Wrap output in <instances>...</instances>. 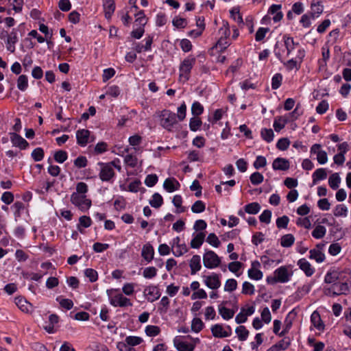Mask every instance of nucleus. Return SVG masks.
I'll return each mask as SVG.
<instances>
[{
    "mask_svg": "<svg viewBox=\"0 0 351 351\" xmlns=\"http://www.w3.org/2000/svg\"><path fill=\"white\" fill-rule=\"evenodd\" d=\"M282 42L283 44H281L279 41H277L274 47V55L281 62H283L282 54L285 52V50L287 51V56H289L295 47L299 45V43L295 42L293 38L288 34L283 35Z\"/></svg>",
    "mask_w": 351,
    "mask_h": 351,
    "instance_id": "1",
    "label": "nucleus"
},
{
    "mask_svg": "<svg viewBox=\"0 0 351 351\" xmlns=\"http://www.w3.org/2000/svg\"><path fill=\"white\" fill-rule=\"evenodd\" d=\"M110 304L114 307L132 306L130 300L125 297L117 289H111L106 291Z\"/></svg>",
    "mask_w": 351,
    "mask_h": 351,
    "instance_id": "2",
    "label": "nucleus"
},
{
    "mask_svg": "<svg viewBox=\"0 0 351 351\" xmlns=\"http://www.w3.org/2000/svg\"><path fill=\"white\" fill-rule=\"evenodd\" d=\"M195 62L196 58L193 55L188 56L181 62L179 66L180 80L183 78L186 82L190 79L191 70Z\"/></svg>",
    "mask_w": 351,
    "mask_h": 351,
    "instance_id": "3",
    "label": "nucleus"
},
{
    "mask_svg": "<svg viewBox=\"0 0 351 351\" xmlns=\"http://www.w3.org/2000/svg\"><path fill=\"white\" fill-rule=\"evenodd\" d=\"M324 292L326 295L328 296H336L342 294L346 295L349 292V286L347 280H344L342 277L341 280L335 285H332L328 288H324Z\"/></svg>",
    "mask_w": 351,
    "mask_h": 351,
    "instance_id": "4",
    "label": "nucleus"
},
{
    "mask_svg": "<svg viewBox=\"0 0 351 351\" xmlns=\"http://www.w3.org/2000/svg\"><path fill=\"white\" fill-rule=\"evenodd\" d=\"M161 126L168 131H172L174 125L177 124L176 114L169 110H163L160 114Z\"/></svg>",
    "mask_w": 351,
    "mask_h": 351,
    "instance_id": "5",
    "label": "nucleus"
},
{
    "mask_svg": "<svg viewBox=\"0 0 351 351\" xmlns=\"http://www.w3.org/2000/svg\"><path fill=\"white\" fill-rule=\"evenodd\" d=\"M203 263L205 267L214 269L220 265L221 259L215 252L209 250L206 252L203 256Z\"/></svg>",
    "mask_w": 351,
    "mask_h": 351,
    "instance_id": "6",
    "label": "nucleus"
},
{
    "mask_svg": "<svg viewBox=\"0 0 351 351\" xmlns=\"http://www.w3.org/2000/svg\"><path fill=\"white\" fill-rule=\"evenodd\" d=\"M203 282L209 289L212 290L218 289L221 285V274L211 273L210 275H204L202 276Z\"/></svg>",
    "mask_w": 351,
    "mask_h": 351,
    "instance_id": "7",
    "label": "nucleus"
},
{
    "mask_svg": "<svg viewBox=\"0 0 351 351\" xmlns=\"http://www.w3.org/2000/svg\"><path fill=\"white\" fill-rule=\"evenodd\" d=\"M71 201L72 204L83 211L88 209L91 206V201L87 199L86 195H80L75 193H72Z\"/></svg>",
    "mask_w": 351,
    "mask_h": 351,
    "instance_id": "8",
    "label": "nucleus"
},
{
    "mask_svg": "<svg viewBox=\"0 0 351 351\" xmlns=\"http://www.w3.org/2000/svg\"><path fill=\"white\" fill-rule=\"evenodd\" d=\"M98 165L101 167L99 176L103 182L110 181L115 176L114 171L110 164L99 162Z\"/></svg>",
    "mask_w": 351,
    "mask_h": 351,
    "instance_id": "9",
    "label": "nucleus"
},
{
    "mask_svg": "<svg viewBox=\"0 0 351 351\" xmlns=\"http://www.w3.org/2000/svg\"><path fill=\"white\" fill-rule=\"evenodd\" d=\"M90 132L86 129H80L76 132L77 143L82 147H84L89 143Z\"/></svg>",
    "mask_w": 351,
    "mask_h": 351,
    "instance_id": "10",
    "label": "nucleus"
},
{
    "mask_svg": "<svg viewBox=\"0 0 351 351\" xmlns=\"http://www.w3.org/2000/svg\"><path fill=\"white\" fill-rule=\"evenodd\" d=\"M10 135V141L13 146L17 147L22 150L26 149L29 147V143L21 135L16 132H11Z\"/></svg>",
    "mask_w": 351,
    "mask_h": 351,
    "instance_id": "11",
    "label": "nucleus"
},
{
    "mask_svg": "<svg viewBox=\"0 0 351 351\" xmlns=\"http://www.w3.org/2000/svg\"><path fill=\"white\" fill-rule=\"evenodd\" d=\"M261 264L258 261L252 263V267L247 271L248 277L254 280H259L263 278V272L258 269Z\"/></svg>",
    "mask_w": 351,
    "mask_h": 351,
    "instance_id": "12",
    "label": "nucleus"
},
{
    "mask_svg": "<svg viewBox=\"0 0 351 351\" xmlns=\"http://www.w3.org/2000/svg\"><path fill=\"white\" fill-rule=\"evenodd\" d=\"M229 329V332L224 330L222 325L217 324L212 326L210 330L213 335L217 338H223L228 337L231 335V328L230 326H228Z\"/></svg>",
    "mask_w": 351,
    "mask_h": 351,
    "instance_id": "13",
    "label": "nucleus"
},
{
    "mask_svg": "<svg viewBox=\"0 0 351 351\" xmlns=\"http://www.w3.org/2000/svg\"><path fill=\"white\" fill-rule=\"evenodd\" d=\"M289 167V161L285 158L278 157L272 162V168L275 171H287Z\"/></svg>",
    "mask_w": 351,
    "mask_h": 351,
    "instance_id": "14",
    "label": "nucleus"
},
{
    "mask_svg": "<svg viewBox=\"0 0 351 351\" xmlns=\"http://www.w3.org/2000/svg\"><path fill=\"white\" fill-rule=\"evenodd\" d=\"M278 282L285 283L290 280L291 274L286 267L282 266L274 271Z\"/></svg>",
    "mask_w": 351,
    "mask_h": 351,
    "instance_id": "15",
    "label": "nucleus"
},
{
    "mask_svg": "<svg viewBox=\"0 0 351 351\" xmlns=\"http://www.w3.org/2000/svg\"><path fill=\"white\" fill-rule=\"evenodd\" d=\"M144 294L147 297V300L151 302L156 301L160 296L158 288L153 285L147 287L144 290Z\"/></svg>",
    "mask_w": 351,
    "mask_h": 351,
    "instance_id": "16",
    "label": "nucleus"
},
{
    "mask_svg": "<svg viewBox=\"0 0 351 351\" xmlns=\"http://www.w3.org/2000/svg\"><path fill=\"white\" fill-rule=\"evenodd\" d=\"M180 187V184L175 178H168L163 183V188L169 193H173L178 191Z\"/></svg>",
    "mask_w": 351,
    "mask_h": 351,
    "instance_id": "17",
    "label": "nucleus"
},
{
    "mask_svg": "<svg viewBox=\"0 0 351 351\" xmlns=\"http://www.w3.org/2000/svg\"><path fill=\"white\" fill-rule=\"evenodd\" d=\"M324 246V244H319L317 245V248L310 250L309 258L315 260L317 263H322L325 259V255L322 252V247Z\"/></svg>",
    "mask_w": 351,
    "mask_h": 351,
    "instance_id": "18",
    "label": "nucleus"
},
{
    "mask_svg": "<svg viewBox=\"0 0 351 351\" xmlns=\"http://www.w3.org/2000/svg\"><path fill=\"white\" fill-rule=\"evenodd\" d=\"M311 12H310L311 16L313 19L317 18L324 11V5L322 2L319 0H313L311 4Z\"/></svg>",
    "mask_w": 351,
    "mask_h": 351,
    "instance_id": "19",
    "label": "nucleus"
},
{
    "mask_svg": "<svg viewBox=\"0 0 351 351\" xmlns=\"http://www.w3.org/2000/svg\"><path fill=\"white\" fill-rule=\"evenodd\" d=\"M173 345L178 351H193L195 349V344L183 341L178 337L173 339Z\"/></svg>",
    "mask_w": 351,
    "mask_h": 351,
    "instance_id": "20",
    "label": "nucleus"
},
{
    "mask_svg": "<svg viewBox=\"0 0 351 351\" xmlns=\"http://www.w3.org/2000/svg\"><path fill=\"white\" fill-rule=\"evenodd\" d=\"M341 272L337 270L328 271L324 277V281L327 284L335 285L341 280Z\"/></svg>",
    "mask_w": 351,
    "mask_h": 351,
    "instance_id": "21",
    "label": "nucleus"
},
{
    "mask_svg": "<svg viewBox=\"0 0 351 351\" xmlns=\"http://www.w3.org/2000/svg\"><path fill=\"white\" fill-rule=\"evenodd\" d=\"M205 232H199L193 234V239L191 241V247L194 249H198L204 243L205 239Z\"/></svg>",
    "mask_w": 351,
    "mask_h": 351,
    "instance_id": "22",
    "label": "nucleus"
},
{
    "mask_svg": "<svg viewBox=\"0 0 351 351\" xmlns=\"http://www.w3.org/2000/svg\"><path fill=\"white\" fill-rule=\"evenodd\" d=\"M298 265L300 269L304 272L306 276H311L315 272V269L305 258L300 259L298 261Z\"/></svg>",
    "mask_w": 351,
    "mask_h": 351,
    "instance_id": "23",
    "label": "nucleus"
},
{
    "mask_svg": "<svg viewBox=\"0 0 351 351\" xmlns=\"http://www.w3.org/2000/svg\"><path fill=\"white\" fill-rule=\"evenodd\" d=\"M154 255V250L150 243H146L143 246L141 256L147 263H150Z\"/></svg>",
    "mask_w": 351,
    "mask_h": 351,
    "instance_id": "24",
    "label": "nucleus"
},
{
    "mask_svg": "<svg viewBox=\"0 0 351 351\" xmlns=\"http://www.w3.org/2000/svg\"><path fill=\"white\" fill-rule=\"evenodd\" d=\"M191 274H195L202 268L201 257L199 255H193L189 261Z\"/></svg>",
    "mask_w": 351,
    "mask_h": 351,
    "instance_id": "25",
    "label": "nucleus"
},
{
    "mask_svg": "<svg viewBox=\"0 0 351 351\" xmlns=\"http://www.w3.org/2000/svg\"><path fill=\"white\" fill-rule=\"evenodd\" d=\"M105 17L109 19L112 17L115 10V3L114 0H104L103 3Z\"/></svg>",
    "mask_w": 351,
    "mask_h": 351,
    "instance_id": "26",
    "label": "nucleus"
},
{
    "mask_svg": "<svg viewBox=\"0 0 351 351\" xmlns=\"http://www.w3.org/2000/svg\"><path fill=\"white\" fill-rule=\"evenodd\" d=\"M327 178V172L324 168L317 169L312 175L313 184H317L319 181L324 180Z\"/></svg>",
    "mask_w": 351,
    "mask_h": 351,
    "instance_id": "27",
    "label": "nucleus"
},
{
    "mask_svg": "<svg viewBox=\"0 0 351 351\" xmlns=\"http://www.w3.org/2000/svg\"><path fill=\"white\" fill-rule=\"evenodd\" d=\"M289 121V119L287 117H277L273 123V127L276 132H279L282 130L285 125Z\"/></svg>",
    "mask_w": 351,
    "mask_h": 351,
    "instance_id": "28",
    "label": "nucleus"
},
{
    "mask_svg": "<svg viewBox=\"0 0 351 351\" xmlns=\"http://www.w3.org/2000/svg\"><path fill=\"white\" fill-rule=\"evenodd\" d=\"M11 208L14 213L15 218H19L22 217V213L26 212V208L25 204L21 202H16L12 206Z\"/></svg>",
    "mask_w": 351,
    "mask_h": 351,
    "instance_id": "29",
    "label": "nucleus"
},
{
    "mask_svg": "<svg viewBox=\"0 0 351 351\" xmlns=\"http://www.w3.org/2000/svg\"><path fill=\"white\" fill-rule=\"evenodd\" d=\"M312 324L319 330H324V326L322 322L319 314L317 311H314L311 316Z\"/></svg>",
    "mask_w": 351,
    "mask_h": 351,
    "instance_id": "30",
    "label": "nucleus"
},
{
    "mask_svg": "<svg viewBox=\"0 0 351 351\" xmlns=\"http://www.w3.org/2000/svg\"><path fill=\"white\" fill-rule=\"evenodd\" d=\"M218 310L222 318L226 320L232 318L235 313L234 310L228 308L222 305L219 306Z\"/></svg>",
    "mask_w": 351,
    "mask_h": 351,
    "instance_id": "31",
    "label": "nucleus"
},
{
    "mask_svg": "<svg viewBox=\"0 0 351 351\" xmlns=\"http://www.w3.org/2000/svg\"><path fill=\"white\" fill-rule=\"evenodd\" d=\"M163 204V198L158 193H155L152 195V199L149 200V204L155 208H160Z\"/></svg>",
    "mask_w": 351,
    "mask_h": 351,
    "instance_id": "32",
    "label": "nucleus"
},
{
    "mask_svg": "<svg viewBox=\"0 0 351 351\" xmlns=\"http://www.w3.org/2000/svg\"><path fill=\"white\" fill-rule=\"evenodd\" d=\"M340 182L341 178L337 173H332L328 178V184L333 190H336L339 188Z\"/></svg>",
    "mask_w": 351,
    "mask_h": 351,
    "instance_id": "33",
    "label": "nucleus"
},
{
    "mask_svg": "<svg viewBox=\"0 0 351 351\" xmlns=\"http://www.w3.org/2000/svg\"><path fill=\"white\" fill-rule=\"evenodd\" d=\"M261 208L258 202H252L245 206L244 210L248 214L256 215L260 211Z\"/></svg>",
    "mask_w": 351,
    "mask_h": 351,
    "instance_id": "34",
    "label": "nucleus"
},
{
    "mask_svg": "<svg viewBox=\"0 0 351 351\" xmlns=\"http://www.w3.org/2000/svg\"><path fill=\"white\" fill-rule=\"evenodd\" d=\"M29 86L28 77L26 75H21L17 79V88L24 92Z\"/></svg>",
    "mask_w": 351,
    "mask_h": 351,
    "instance_id": "35",
    "label": "nucleus"
},
{
    "mask_svg": "<svg viewBox=\"0 0 351 351\" xmlns=\"http://www.w3.org/2000/svg\"><path fill=\"white\" fill-rule=\"evenodd\" d=\"M235 332L237 335L239 341H245L249 335V331L244 326H239L236 328Z\"/></svg>",
    "mask_w": 351,
    "mask_h": 351,
    "instance_id": "36",
    "label": "nucleus"
},
{
    "mask_svg": "<svg viewBox=\"0 0 351 351\" xmlns=\"http://www.w3.org/2000/svg\"><path fill=\"white\" fill-rule=\"evenodd\" d=\"M295 241V238L291 234L282 236L280 239V245L284 247H291Z\"/></svg>",
    "mask_w": 351,
    "mask_h": 351,
    "instance_id": "37",
    "label": "nucleus"
},
{
    "mask_svg": "<svg viewBox=\"0 0 351 351\" xmlns=\"http://www.w3.org/2000/svg\"><path fill=\"white\" fill-rule=\"evenodd\" d=\"M261 136L265 141L271 143L274 140V134L271 129L262 128Z\"/></svg>",
    "mask_w": 351,
    "mask_h": 351,
    "instance_id": "38",
    "label": "nucleus"
},
{
    "mask_svg": "<svg viewBox=\"0 0 351 351\" xmlns=\"http://www.w3.org/2000/svg\"><path fill=\"white\" fill-rule=\"evenodd\" d=\"M231 18L236 21L239 24H243V19L240 13L239 7H234L230 10Z\"/></svg>",
    "mask_w": 351,
    "mask_h": 351,
    "instance_id": "39",
    "label": "nucleus"
},
{
    "mask_svg": "<svg viewBox=\"0 0 351 351\" xmlns=\"http://www.w3.org/2000/svg\"><path fill=\"white\" fill-rule=\"evenodd\" d=\"M219 34L221 38L228 39L230 35V29L229 23L227 21H223V25L219 29Z\"/></svg>",
    "mask_w": 351,
    "mask_h": 351,
    "instance_id": "40",
    "label": "nucleus"
},
{
    "mask_svg": "<svg viewBox=\"0 0 351 351\" xmlns=\"http://www.w3.org/2000/svg\"><path fill=\"white\" fill-rule=\"evenodd\" d=\"M204 112L203 105L197 101H195L191 106V113L194 117H198Z\"/></svg>",
    "mask_w": 351,
    "mask_h": 351,
    "instance_id": "41",
    "label": "nucleus"
},
{
    "mask_svg": "<svg viewBox=\"0 0 351 351\" xmlns=\"http://www.w3.org/2000/svg\"><path fill=\"white\" fill-rule=\"evenodd\" d=\"M284 66L288 71H292L295 69L297 71L301 67V64L295 58H291L287 62H283Z\"/></svg>",
    "mask_w": 351,
    "mask_h": 351,
    "instance_id": "42",
    "label": "nucleus"
},
{
    "mask_svg": "<svg viewBox=\"0 0 351 351\" xmlns=\"http://www.w3.org/2000/svg\"><path fill=\"white\" fill-rule=\"evenodd\" d=\"M282 79L283 77L281 73H277L274 74L271 77V88L273 90L279 88L282 84Z\"/></svg>",
    "mask_w": 351,
    "mask_h": 351,
    "instance_id": "43",
    "label": "nucleus"
},
{
    "mask_svg": "<svg viewBox=\"0 0 351 351\" xmlns=\"http://www.w3.org/2000/svg\"><path fill=\"white\" fill-rule=\"evenodd\" d=\"M237 281L234 278L228 279L224 284L223 290L226 292H232L237 288Z\"/></svg>",
    "mask_w": 351,
    "mask_h": 351,
    "instance_id": "44",
    "label": "nucleus"
},
{
    "mask_svg": "<svg viewBox=\"0 0 351 351\" xmlns=\"http://www.w3.org/2000/svg\"><path fill=\"white\" fill-rule=\"evenodd\" d=\"M202 125V121L199 118L197 117H192L189 121V128L193 132H197L199 130L201 125Z\"/></svg>",
    "mask_w": 351,
    "mask_h": 351,
    "instance_id": "45",
    "label": "nucleus"
},
{
    "mask_svg": "<svg viewBox=\"0 0 351 351\" xmlns=\"http://www.w3.org/2000/svg\"><path fill=\"white\" fill-rule=\"evenodd\" d=\"M54 160L58 163H63L68 158V154L64 150H58L54 153Z\"/></svg>",
    "mask_w": 351,
    "mask_h": 351,
    "instance_id": "46",
    "label": "nucleus"
},
{
    "mask_svg": "<svg viewBox=\"0 0 351 351\" xmlns=\"http://www.w3.org/2000/svg\"><path fill=\"white\" fill-rule=\"evenodd\" d=\"M171 251L174 256H180L187 252L188 248L184 243H180L171 249Z\"/></svg>",
    "mask_w": 351,
    "mask_h": 351,
    "instance_id": "47",
    "label": "nucleus"
},
{
    "mask_svg": "<svg viewBox=\"0 0 351 351\" xmlns=\"http://www.w3.org/2000/svg\"><path fill=\"white\" fill-rule=\"evenodd\" d=\"M31 156L34 161L39 162L44 158L45 152L42 147H36L32 151Z\"/></svg>",
    "mask_w": 351,
    "mask_h": 351,
    "instance_id": "48",
    "label": "nucleus"
},
{
    "mask_svg": "<svg viewBox=\"0 0 351 351\" xmlns=\"http://www.w3.org/2000/svg\"><path fill=\"white\" fill-rule=\"evenodd\" d=\"M241 293L245 295H253L255 293V287L252 283L245 281L242 285Z\"/></svg>",
    "mask_w": 351,
    "mask_h": 351,
    "instance_id": "49",
    "label": "nucleus"
},
{
    "mask_svg": "<svg viewBox=\"0 0 351 351\" xmlns=\"http://www.w3.org/2000/svg\"><path fill=\"white\" fill-rule=\"evenodd\" d=\"M225 111L222 108H218L213 112V117H208V121L212 124H215L217 122L222 119L223 114Z\"/></svg>",
    "mask_w": 351,
    "mask_h": 351,
    "instance_id": "50",
    "label": "nucleus"
},
{
    "mask_svg": "<svg viewBox=\"0 0 351 351\" xmlns=\"http://www.w3.org/2000/svg\"><path fill=\"white\" fill-rule=\"evenodd\" d=\"M172 24L176 28L183 29L186 27L188 22L184 18L176 16L172 21Z\"/></svg>",
    "mask_w": 351,
    "mask_h": 351,
    "instance_id": "51",
    "label": "nucleus"
},
{
    "mask_svg": "<svg viewBox=\"0 0 351 351\" xmlns=\"http://www.w3.org/2000/svg\"><path fill=\"white\" fill-rule=\"evenodd\" d=\"M250 182L254 185H258L263 182V176L258 171L254 172L250 177Z\"/></svg>",
    "mask_w": 351,
    "mask_h": 351,
    "instance_id": "52",
    "label": "nucleus"
},
{
    "mask_svg": "<svg viewBox=\"0 0 351 351\" xmlns=\"http://www.w3.org/2000/svg\"><path fill=\"white\" fill-rule=\"evenodd\" d=\"M18 30V28H13L10 34L5 32L7 34V39L5 41L12 43V44H16L19 42Z\"/></svg>",
    "mask_w": 351,
    "mask_h": 351,
    "instance_id": "53",
    "label": "nucleus"
},
{
    "mask_svg": "<svg viewBox=\"0 0 351 351\" xmlns=\"http://www.w3.org/2000/svg\"><path fill=\"white\" fill-rule=\"evenodd\" d=\"M74 166L78 169L84 168L88 165V160L84 156H80L73 161Z\"/></svg>",
    "mask_w": 351,
    "mask_h": 351,
    "instance_id": "54",
    "label": "nucleus"
},
{
    "mask_svg": "<svg viewBox=\"0 0 351 351\" xmlns=\"http://www.w3.org/2000/svg\"><path fill=\"white\" fill-rule=\"evenodd\" d=\"M186 114V105L184 101H183L180 106L178 108V113L176 114V119H178L180 121H182Z\"/></svg>",
    "mask_w": 351,
    "mask_h": 351,
    "instance_id": "55",
    "label": "nucleus"
},
{
    "mask_svg": "<svg viewBox=\"0 0 351 351\" xmlns=\"http://www.w3.org/2000/svg\"><path fill=\"white\" fill-rule=\"evenodd\" d=\"M348 214V208L344 204H339L334 210V215L336 217H346Z\"/></svg>",
    "mask_w": 351,
    "mask_h": 351,
    "instance_id": "56",
    "label": "nucleus"
},
{
    "mask_svg": "<svg viewBox=\"0 0 351 351\" xmlns=\"http://www.w3.org/2000/svg\"><path fill=\"white\" fill-rule=\"evenodd\" d=\"M116 73V71L113 68H108L105 69L103 71L102 74V82L104 83L107 82L110 79H111Z\"/></svg>",
    "mask_w": 351,
    "mask_h": 351,
    "instance_id": "57",
    "label": "nucleus"
},
{
    "mask_svg": "<svg viewBox=\"0 0 351 351\" xmlns=\"http://www.w3.org/2000/svg\"><path fill=\"white\" fill-rule=\"evenodd\" d=\"M167 22V16L165 13L160 12L156 16V25L162 27Z\"/></svg>",
    "mask_w": 351,
    "mask_h": 351,
    "instance_id": "58",
    "label": "nucleus"
},
{
    "mask_svg": "<svg viewBox=\"0 0 351 351\" xmlns=\"http://www.w3.org/2000/svg\"><path fill=\"white\" fill-rule=\"evenodd\" d=\"M157 275V269L154 267H148L144 269L143 276L144 278L151 279Z\"/></svg>",
    "mask_w": 351,
    "mask_h": 351,
    "instance_id": "59",
    "label": "nucleus"
},
{
    "mask_svg": "<svg viewBox=\"0 0 351 351\" xmlns=\"http://www.w3.org/2000/svg\"><path fill=\"white\" fill-rule=\"evenodd\" d=\"M158 181V178L156 174H149L146 176L145 184L148 187H153L156 184Z\"/></svg>",
    "mask_w": 351,
    "mask_h": 351,
    "instance_id": "60",
    "label": "nucleus"
},
{
    "mask_svg": "<svg viewBox=\"0 0 351 351\" xmlns=\"http://www.w3.org/2000/svg\"><path fill=\"white\" fill-rule=\"evenodd\" d=\"M269 31V29L268 27H259L255 34V40L256 42L262 41Z\"/></svg>",
    "mask_w": 351,
    "mask_h": 351,
    "instance_id": "61",
    "label": "nucleus"
},
{
    "mask_svg": "<svg viewBox=\"0 0 351 351\" xmlns=\"http://www.w3.org/2000/svg\"><path fill=\"white\" fill-rule=\"evenodd\" d=\"M204 327V323L199 318H194L191 322V329L195 332H199Z\"/></svg>",
    "mask_w": 351,
    "mask_h": 351,
    "instance_id": "62",
    "label": "nucleus"
},
{
    "mask_svg": "<svg viewBox=\"0 0 351 351\" xmlns=\"http://www.w3.org/2000/svg\"><path fill=\"white\" fill-rule=\"evenodd\" d=\"M290 145V141L287 138H280L277 143H276V147L279 150L281 151H285L287 150Z\"/></svg>",
    "mask_w": 351,
    "mask_h": 351,
    "instance_id": "63",
    "label": "nucleus"
},
{
    "mask_svg": "<svg viewBox=\"0 0 351 351\" xmlns=\"http://www.w3.org/2000/svg\"><path fill=\"white\" fill-rule=\"evenodd\" d=\"M160 331V328L157 326L149 325L145 328V333L149 337H156Z\"/></svg>",
    "mask_w": 351,
    "mask_h": 351,
    "instance_id": "64",
    "label": "nucleus"
}]
</instances>
